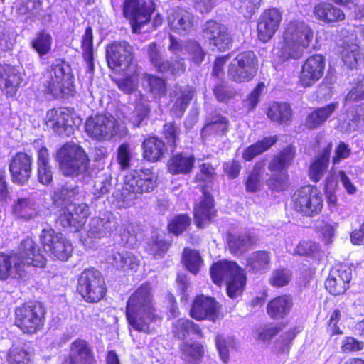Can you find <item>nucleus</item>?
Here are the masks:
<instances>
[{
    "mask_svg": "<svg viewBox=\"0 0 364 364\" xmlns=\"http://www.w3.org/2000/svg\"><path fill=\"white\" fill-rule=\"evenodd\" d=\"M85 132L92 140L109 141L119 134V124L113 117L97 113L87 118Z\"/></svg>",
    "mask_w": 364,
    "mask_h": 364,
    "instance_id": "2eb2a0df",
    "label": "nucleus"
},
{
    "mask_svg": "<svg viewBox=\"0 0 364 364\" xmlns=\"http://www.w3.org/2000/svg\"><path fill=\"white\" fill-rule=\"evenodd\" d=\"M127 323L135 331L150 333V323L161 321L153 304L151 288L149 282L141 284L129 297L126 304Z\"/></svg>",
    "mask_w": 364,
    "mask_h": 364,
    "instance_id": "f03ea898",
    "label": "nucleus"
},
{
    "mask_svg": "<svg viewBox=\"0 0 364 364\" xmlns=\"http://www.w3.org/2000/svg\"><path fill=\"white\" fill-rule=\"evenodd\" d=\"M181 131L179 124L172 121L163 124L161 135L167 148L173 152L181 141Z\"/></svg>",
    "mask_w": 364,
    "mask_h": 364,
    "instance_id": "a18cd8bd",
    "label": "nucleus"
},
{
    "mask_svg": "<svg viewBox=\"0 0 364 364\" xmlns=\"http://www.w3.org/2000/svg\"><path fill=\"white\" fill-rule=\"evenodd\" d=\"M168 20L171 30L178 34L186 35L193 30L194 16L186 9H174L168 16Z\"/></svg>",
    "mask_w": 364,
    "mask_h": 364,
    "instance_id": "473e14b6",
    "label": "nucleus"
},
{
    "mask_svg": "<svg viewBox=\"0 0 364 364\" xmlns=\"http://www.w3.org/2000/svg\"><path fill=\"white\" fill-rule=\"evenodd\" d=\"M156 10V4L152 0H124L122 12L129 20L134 33H140L141 28L149 23Z\"/></svg>",
    "mask_w": 364,
    "mask_h": 364,
    "instance_id": "ddd939ff",
    "label": "nucleus"
},
{
    "mask_svg": "<svg viewBox=\"0 0 364 364\" xmlns=\"http://www.w3.org/2000/svg\"><path fill=\"white\" fill-rule=\"evenodd\" d=\"M245 270L240 267L236 272L226 282V293L230 299L242 296L247 284Z\"/></svg>",
    "mask_w": 364,
    "mask_h": 364,
    "instance_id": "79ce46f5",
    "label": "nucleus"
},
{
    "mask_svg": "<svg viewBox=\"0 0 364 364\" xmlns=\"http://www.w3.org/2000/svg\"><path fill=\"white\" fill-rule=\"evenodd\" d=\"M294 305V298L291 294H280L269 299L266 306V311L270 318L282 320L290 314Z\"/></svg>",
    "mask_w": 364,
    "mask_h": 364,
    "instance_id": "c756f323",
    "label": "nucleus"
},
{
    "mask_svg": "<svg viewBox=\"0 0 364 364\" xmlns=\"http://www.w3.org/2000/svg\"><path fill=\"white\" fill-rule=\"evenodd\" d=\"M93 30L91 26L86 27L84 34L81 38V49L82 57L87 63L90 70L94 68V46H93Z\"/></svg>",
    "mask_w": 364,
    "mask_h": 364,
    "instance_id": "de8ad7c7",
    "label": "nucleus"
},
{
    "mask_svg": "<svg viewBox=\"0 0 364 364\" xmlns=\"http://www.w3.org/2000/svg\"><path fill=\"white\" fill-rule=\"evenodd\" d=\"M282 21V14L277 8L265 9L258 18L257 36L262 43L269 41L279 29Z\"/></svg>",
    "mask_w": 364,
    "mask_h": 364,
    "instance_id": "4be33fe9",
    "label": "nucleus"
},
{
    "mask_svg": "<svg viewBox=\"0 0 364 364\" xmlns=\"http://www.w3.org/2000/svg\"><path fill=\"white\" fill-rule=\"evenodd\" d=\"M23 81L21 72L16 66L0 63V90L6 97H14Z\"/></svg>",
    "mask_w": 364,
    "mask_h": 364,
    "instance_id": "393cba45",
    "label": "nucleus"
},
{
    "mask_svg": "<svg viewBox=\"0 0 364 364\" xmlns=\"http://www.w3.org/2000/svg\"><path fill=\"white\" fill-rule=\"evenodd\" d=\"M142 158L150 163L161 161L168 154V149L161 137L151 134L141 144Z\"/></svg>",
    "mask_w": 364,
    "mask_h": 364,
    "instance_id": "c85d7f7f",
    "label": "nucleus"
},
{
    "mask_svg": "<svg viewBox=\"0 0 364 364\" xmlns=\"http://www.w3.org/2000/svg\"><path fill=\"white\" fill-rule=\"evenodd\" d=\"M259 60L253 50L239 53L228 66L227 74L229 80L241 84L252 81L257 75Z\"/></svg>",
    "mask_w": 364,
    "mask_h": 364,
    "instance_id": "9d476101",
    "label": "nucleus"
},
{
    "mask_svg": "<svg viewBox=\"0 0 364 364\" xmlns=\"http://www.w3.org/2000/svg\"><path fill=\"white\" fill-rule=\"evenodd\" d=\"M326 59L321 54H313L303 63L298 74L297 85L303 89L314 86L324 75Z\"/></svg>",
    "mask_w": 364,
    "mask_h": 364,
    "instance_id": "dca6fc26",
    "label": "nucleus"
},
{
    "mask_svg": "<svg viewBox=\"0 0 364 364\" xmlns=\"http://www.w3.org/2000/svg\"><path fill=\"white\" fill-rule=\"evenodd\" d=\"M179 350L181 359L187 364H198L204 355V347L198 342H184Z\"/></svg>",
    "mask_w": 364,
    "mask_h": 364,
    "instance_id": "c03bdc74",
    "label": "nucleus"
},
{
    "mask_svg": "<svg viewBox=\"0 0 364 364\" xmlns=\"http://www.w3.org/2000/svg\"><path fill=\"white\" fill-rule=\"evenodd\" d=\"M193 97V90H188L182 91L181 95L176 100L172 107V111L174 114L179 117L182 116L191 103Z\"/></svg>",
    "mask_w": 364,
    "mask_h": 364,
    "instance_id": "0e129e2a",
    "label": "nucleus"
},
{
    "mask_svg": "<svg viewBox=\"0 0 364 364\" xmlns=\"http://www.w3.org/2000/svg\"><path fill=\"white\" fill-rule=\"evenodd\" d=\"M351 276L352 272L349 266L337 264L330 271L325 281V287L332 295L343 294L350 287Z\"/></svg>",
    "mask_w": 364,
    "mask_h": 364,
    "instance_id": "b1692460",
    "label": "nucleus"
},
{
    "mask_svg": "<svg viewBox=\"0 0 364 364\" xmlns=\"http://www.w3.org/2000/svg\"><path fill=\"white\" fill-rule=\"evenodd\" d=\"M60 364H97L92 346L82 338H77L69 346V353Z\"/></svg>",
    "mask_w": 364,
    "mask_h": 364,
    "instance_id": "5701e85b",
    "label": "nucleus"
},
{
    "mask_svg": "<svg viewBox=\"0 0 364 364\" xmlns=\"http://www.w3.org/2000/svg\"><path fill=\"white\" fill-rule=\"evenodd\" d=\"M52 42L53 38L50 33L43 29L36 33L31 42V46L40 57H43L50 52Z\"/></svg>",
    "mask_w": 364,
    "mask_h": 364,
    "instance_id": "49530a36",
    "label": "nucleus"
},
{
    "mask_svg": "<svg viewBox=\"0 0 364 364\" xmlns=\"http://www.w3.org/2000/svg\"><path fill=\"white\" fill-rule=\"evenodd\" d=\"M34 211L33 203L28 198H18L14 205V212L21 218L31 219Z\"/></svg>",
    "mask_w": 364,
    "mask_h": 364,
    "instance_id": "e2e57ef3",
    "label": "nucleus"
},
{
    "mask_svg": "<svg viewBox=\"0 0 364 364\" xmlns=\"http://www.w3.org/2000/svg\"><path fill=\"white\" fill-rule=\"evenodd\" d=\"M46 321V309L40 301H25L14 309V325L24 335L33 336L42 331Z\"/></svg>",
    "mask_w": 364,
    "mask_h": 364,
    "instance_id": "39448f33",
    "label": "nucleus"
},
{
    "mask_svg": "<svg viewBox=\"0 0 364 364\" xmlns=\"http://www.w3.org/2000/svg\"><path fill=\"white\" fill-rule=\"evenodd\" d=\"M292 210L304 218L319 215L323 209V198L314 185H304L296 188L291 196Z\"/></svg>",
    "mask_w": 364,
    "mask_h": 364,
    "instance_id": "0eeeda50",
    "label": "nucleus"
},
{
    "mask_svg": "<svg viewBox=\"0 0 364 364\" xmlns=\"http://www.w3.org/2000/svg\"><path fill=\"white\" fill-rule=\"evenodd\" d=\"M240 267L236 262L226 259L214 262L210 267V275L213 282L221 287L228 281Z\"/></svg>",
    "mask_w": 364,
    "mask_h": 364,
    "instance_id": "f704fd0d",
    "label": "nucleus"
},
{
    "mask_svg": "<svg viewBox=\"0 0 364 364\" xmlns=\"http://www.w3.org/2000/svg\"><path fill=\"white\" fill-rule=\"evenodd\" d=\"M221 305L214 297L200 294L193 299L189 311L190 316L198 321L215 322L218 318Z\"/></svg>",
    "mask_w": 364,
    "mask_h": 364,
    "instance_id": "aec40b11",
    "label": "nucleus"
},
{
    "mask_svg": "<svg viewBox=\"0 0 364 364\" xmlns=\"http://www.w3.org/2000/svg\"><path fill=\"white\" fill-rule=\"evenodd\" d=\"M73 112L67 107H54L48 110L46 124L55 133L61 135L72 128Z\"/></svg>",
    "mask_w": 364,
    "mask_h": 364,
    "instance_id": "cd10ccee",
    "label": "nucleus"
},
{
    "mask_svg": "<svg viewBox=\"0 0 364 364\" xmlns=\"http://www.w3.org/2000/svg\"><path fill=\"white\" fill-rule=\"evenodd\" d=\"M320 251L319 243L311 240L301 241L295 248L297 255L304 257H314Z\"/></svg>",
    "mask_w": 364,
    "mask_h": 364,
    "instance_id": "69168bd1",
    "label": "nucleus"
},
{
    "mask_svg": "<svg viewBox=\"0 0 364 364\" xmlns=\"http://www.w3.org/2000/svg\"><path fill=\"white\" fill-rule=\"evenodd\" d=\"M147 53L150 63L159 73H170L171 75L176 76L186 70L185 64L181 61L171 62L164 60L156 42H152L148 46Z\"/></svg>",
    "mask_w": 364,
    "mask_h": 364,
    "instance_id": "a878e982",
    "label": "nucleus"
},
{
    "mask_svg": "<svg viewBox=\"0 0 364 364\" xmlns=\"http://www.w3.org/2000/svg\"><path fill=\"white\" fill-rule=\"evenodd\" d=\"M286 323H270L266 324L257 332V339L265 342L270 341L285 327Z\"/></svg>",
    "mask_w": 364,
    "mask_h": 364,
    "instance_id": "680f3d73",
    "label": "nucleus"
},
{
    "mask_svg": "<svg viewBox=\"0 0 364 364\" xmlns=\"http://www.w3.org/2000/svg\"><path fill=\"white\" fill-rule=\"evenodd\" d=\"M267 117L279 125H289L294 117V112L289 103L273 102L267 109Z\"/></svg>",
    "mask_w": 364,
    "mask_h": 364,
    "instance_id": "e433bc0d",
    "label": "nucleus"
},
{
    "mask_svg": "<svg viewBox=\"0 0 364 364\" xmlns=\"http://www.w3.org/2000/svg\"><path fill=\"white\" fill-rule=\"evenodd\" d=\"M18 11L21 15L27 16L28 18H33L40 15L42 11V1L41 0H22L18 7Z\"/></svg>",
    "mask_w": 364,
    "mask_h": 364,
    "instance_id": "bf43d9fd",
    "label": "nucleus"
},
{
    "mask_svg": "<svg viewBox=\"0 0 364 364\" xmlns=\"http://www.w3.org/2000/svg\"><path fill=\"white\" fill-rule=\"evenodd\" d=\"M313 38L314 31L308 25L299 21H289L279 43L280 57L284 60L300 59Z\"/></svg>",
    "mask_w": 364,
    "mask_h": 364,
    "instance_id": "7ed1b4c3",
    "label": "nucleus"
},
{
    "mask_svg": "<svg viewBox=\"0 0 364 364\" xmlns=\"http://www.w3.org/2000/svg\"><path fill=\"white\" fill-rule=\"evenodd\" d=\"M55 215V228L61 231L76 233L83 228L89 216V208L85 204H77L72 212L67 206H63Z\"/></svg>",
    "mask_w": 364,
    "mask_h": 364,
    "instance_id": "4468645a",
    "label": "nucleus"
},
{
    "mask_svg": "<svg viewBox=\"0 0 364 364\" xmlns=\"http://www.w3.org/2000/svg\"><path fill=\"white\" fill-rule=\"evenodd\" d=\"M313 14L317 20L331 26L346 19V14L341 9L327 1L316 4L314 7Z\"/></svg>",
    "mask_w": 364,
    "mask_h": 364,
    "instance_id": "2f4dec72",
    "label": "nucleus"
},
{
    "mask_svg": "<svg viewBox=\"0 0 364 364\" xmlns=\"http://www.w3.org/2000/svg\"><path fill=\"white\" fill-rule=\"evenodd\" d=\"M105 50L106 61L112 70L128 68L134 58L132 46L124 41L111 42L107 45Z\"/></svg>",
    "mask_w": 364,
    "mask_h": 364,
    "instance_id": "6ab92c4d",
    "label": "nucleus"
},
{
    "mask_svg": "<svg viewBox=\"0 0 364 364\" xmlns=\"http://www.w3.org/2000/svg\"><path fill=\"white\" fill-rule=\"evenodd\" d=\"M264 167V159H260L255 163L252 170L244 180L245 190L247 193H255L260 190Z\"/></svg>",
    "mask_w": 364,
    "mask_h": 364,
    "instance_id": "a19ab883",
    "label": "nucleus"
},
{
    "mask_svg": "<svg viewBox=\"0 0 364 364\" xmlns=\"http://www.w3.org/2000/svg\"><path fill=\"white\" fill-rule=\"evenodd\" d=\"M213 93L218 102L223 103L229 102L237 95V92L224 80L214 85Z\"/></svg>",
    "mask_w": 364,
    "mask_h": 364,
    "instance_id": "4d7b16f0",
    "label": "nucleus"
},
{
    "mask_svg": "<svg viewBox=\"0 0 364 364\" xmlns=\"http://www.w3.org/2000/svg\"><path fill=\"white\" fill-rule=\"evenodd\" d=\"M40 241L44 252L52 260L66 262L73 255L72 242L61 232L53 228L43 229Z\"/></svg>",
    "mask_w": 364,
    "mask_h": 364,
    "instance_id": "9b49d317",
    "label": "nucleus"
},
{
    "mask_svg": "<svg viewBox=\"0 0 364 364\" xmlns=\"http://www.w3.org/2000/svg\"><path fill=\"white\" fill-rule=\"evenodd\" d=\"M203 259L199 251L185 247L182 252V262L190 272L197 274L201 265Z\"/></svg>",
    "mask_w": 364,
    "mask_h": 364,
    "instance_id": "3c124183",
    "label": "nucleus"
},
{
    "mask_svg": "<svg viewBox=\"0 0 364 364\" xmlns=\"http://www.w3.org/2000/svg\"><path fill=\"white\" fill-rule=\"evenodd\" d=\"M341 312L339 309H335L326 315V330L330 336L341 335L343 331L340 328Z\"/></svg>",
    "mask_w": 364,
    "mask_h": 364,
    "instance_id": "13d9d810",
    "label": "nucleus"
},
{
    "mask_svg": "<svg viewBox=\"0 0 364 364\" xmlns=\"http://www.w3.org/2000/svg\"><path fill=\"white\" fill-rule=\"evenodd\" d=\"M47 92L55 97L73 96L75 93L74 77L66 73L62 63L52 64L43 74Z\"/></svg>",
    "mask_w": 364,
    "mask_h": 364,
    "instance_id": "1a4fd4ad",
    "label": "nucleus"
},
{
    "mask_svg": "<svg viewBox=\"0 0 364 364\" xmlns=\"http://www.w3.org/2000/svg\"><path fill=\"white\" fill-rule=\"evenodd\" d=\"M47 259L33 240H23L18 252H0V280L20 279L26 274V269L33 266L46 267Z\"/></svg>",
    "mask_w": 364,
    "mask_h": 364,
    "instance_id": "f257e3e1",
    "label": "nucleus"
},
{
    "mask_svg": "<svg viewBox=\"0 0 364 364\" xmlns=\"http://www.w3.org/2000/svg\"><path fill=\"white\" fill-rule=\"evenodd\" d=\"M172 333L178 340H184L189 333L194 334L200 338L203 337V333L200 326L192 320L181 318L172 324Z\"/></svg>",
    "mask_w": 364,
    "mask_h": 364,
    "instance_id": "ea45409f",
    "label": "nucleus"
},
{
    "mask_svg": "<svg viewBox=\"0 0 364 364\" xmlns=\"http://www.w3.org/2000/svg\"><path fill=\"white\" fill-rule=\"evenodd\" d=\"M337 107V103H329L323 107L313 108L309 112L301 126L304 130L314 131L321 127L333 114Z\"/></svg>",
    "mask_w": 364,
    "mask_h": 364,
    "instance_id": "7c9ffc66",
    "label": "nucleus"
},
{
    "mask_svg": "<svg viewBox=\"0 0 364 364\" xmlns=\"http://www.w3.org/2000/svg\"><path fill=\"white\" fill-rule=\"evenodd\" d=\"M78 194L77 188L61 186L54 191L51 195V200L55 207H59L65 203H71Z\"/></svg>",
    "mask_w": 364,
    "mask_h": 364,
    "instance_id": "5fc2aeb1",
    "label": "nucleus"
},
{
    "mask_svg": "<svg viewBox=\"0 0 364 364\" xmlns=\"http://www.w3.org/2000/svg\"><path fill=\"white\" fill-rule=\"evenodd\" d=\"M202 196L199 201L193 205V215L194 223L198 228H204L211 223L218 215L213 195L208 190L206 185L200 187Z\"/></svg>",
    "mask_w": 364,
    "mask_h": 364,
    "instance_id": "f3484780",
    "label": "nucleus"
},
{
    "mask_svg": "<svg viewBox=\"0 0 364 364\" xmlns=\"http://www.w3.org/2000/svg\"><path fill=\"white\" fill-rule=\"evenodd\" d=\"M144 78L147 82L149 92L157 99H161L167 95L168 84L166 80L158 75L145 73Z\"/></svg>",
    "mask_w": 364,
    "mask_h": 364,
    "instance_id": "8fccbe9b",
    "label": "nucleus"
},
{
    "mask_svg": "<svg viewBox=\"0 0 364 364\" xmlns=\"http://www.w3.org/2000/svg\"><path fill=\"white\" fill-rule=\"evenodd\" d=\"M56 160L66 176H76L85 171L90 162L85 150L73 141L63 144L58 150Z\"/></svg>",
    "mask_w": 364,
    "mask_h": 364,
    "instance_id": "6e6552de",
    "label": "nucleus"
},
{
    "mask_svg": "<svg viewBox=\"0 0 364 364\" xmlns=\"http://www.w3.org/2000/svg\"><path fill=\"white\" fill-rule=\"evenodd\" d=\"M117 160L121 170H127L131 166L132 154L129 144H121L117 150Z\"/></svg>",
    "mask_w": 364,
    "mask_h": 364,
    "instance_id": "338daca9",
    "label": "nucleus"
},
{
    "mask_svg": "<svg viewBox=\"0 0 364 364\" xmlns=\"http://www.w3.org/2000/svg\"><path fill=\"white\" fill-rule=\"evenodd\" d=\"M158 185V176L151 168L133 169L124 178L122 195L143 194L152 192Z\"/></svg>",
    "mask_w": 364,
    "mask_h": 364,
    "instance_id": "f8f14e48",
    "label": "nucleus"
},
{
    "mask_svg": "<svg viewBox=\"0 0 364 364\" xmlns=\"http://www.w3.org/2000/svg\"><path fill=\"white\" fill-rule=\"evenodd\" d=\"M196 158L193 154L178 152L168 159L166 168L171 175H188L195 166Z\"/></svg>",
    "mask_w": 364,
    "mask_h": 364,
    "instance_id": "72a5a7b5",
    "label": "nucleus"
},
{
    "mask_svg": "<svg viewBox=\"0 0 364 364\" xmlns=\"http://www.w3.org/2000/svg\"><path fill=\"white\" fill-rule=\"evenodd\" d=\"M216 167L217 166H214L211 162L203 161L198 165L194 181L203 183H213L217 176Z\"/></svg>",
    "mask_w": 364,
    "mask_h": 364,
    "instance_id": "864d4df0",
    "label": "nucleus"
},
{
    "mask_svg": "<svg viewBox=\"0 0 364 364\" xmlns=\"http://www.w3.org/2000/svg\"><path fill=\"white\" fill-rule=\"evenodd\" d=\"M110 221L105 218H93L89 224L87 236L90 238L100 239L111 234Z\"/></svg>",
    "mask_w": 364,
    "mask_h": 364,
    "instance_id": "09e8293b",
    "label": "nucleus"
},
{
    "mask_svg": "<svg viewBox=\"0 0 364 364\" xmlns=\"http://www.w3.org/2000/svg\"><path fill=\"white\" fill-rule=\"evenodd\" d=\"M296 156V148L292 143L272 155L267 165L271 176L266 181L267 186L272 192H283L289 188L291 182L288 171L294 164Z\"/></svg>",
    "mask_w": 364,
    "mask_h": 364,
    "instance_id": "20e7f679",
    "label": "nucleus"
},
{
    "mask_svg": "<svg viewBox=\"0 0 364 364\" xmlns=\"http://www.w3.org/2000/svg\"><path fill=\"white\" fill-rule=\"evenodd\" d=\"M202 35L209 45L219 52L230 50L232 46L233 39L228 27L215 20L210 19L205 23Z\"/></svg>",
    "mask_w": 364,
    "mask_h": 364,
    "instance_id": "a211bd4d",
    "label": "nucleus"
},
{
    "mask_svg": "<svg viewBox=\"0 0 364 364\" xmlns=\"http://www.w3.org/2000/svg\"><path fill=\"white\" fill-rule=\"evenodd\" d=\"M229 121L220 114L213 115L203 126L201 134L203 136L224 135L228 131Z\"/></svg>",
    "mask_w": 364,
    "mask_h": 364,
    "instance_id": "37998d69",
    "label": "nucleus"
},
{
    "mask_svg": "<svg viewBox=\"0 0 364 364\" xmlns=\"http://www.w3.org/2000/svg\"><path fill=\"white\" fill-rule=\"evenodd\" d=\"M75 291L82 301L94 304L106 298L108 289L102 273L94 267H90L77 275Z\"/></svg>",
    "mask_w": 364,
    "mask_h": 364,
    "instance_id": "423d86ee",
    "label": "nucleus"
},
{
    "mask_svg": "<svg viewBox=\"0 0 364 364\" xmlns=\"http://www.w3.org/2000/svg\"><path fill=\"white\" fill-rule=\"evenodd\" d=\"M291 279L292 272L290 269L279 267L272 271L269 283L272 287L279 289L289 285Z\"/></svg>",
    "mask_w": 364,
    "mask_h": 364,
    "instance_id": "6e6d98bb",
    "label": "nucleus"
},
{
    "mask_svg": "<svg viewBox=\"0 0 364 364\" xmlns=\"http://www.w3.org/2000/svg\"><path fill=\"white\" fill-rule=\"evenodd\" d=\"M272 255L267 250H255L246 259V269L254 274H263L271 267Z\"/></svg>",
    "mask_w": 364,
    "mask_h": 364,
    "instance_id": "c9c22d12",
    "label": "nucleus"
},
{
    "mask_svg": "<svg viewBox=\"0 0 364 364\" xmlns=\"http://www.w3.org/2000/svg\"><path fill=\"white\" fill-rule=\"evenodd\" d=\"M343 63L349 68H357L364 60V54L360 46L355 42H343L340 52Z\"/></svg>",
    "mask_w": 364,
    "mask_h": 364,
    "instance_id": "4c0bfd02",
    "label": "nucleus"
},
{
    "mask_svg": "<svg viewBox=\"0 0 364 364\" xmlns=\"http://www.w3.org/2000/svg\"><path fill=\"white\" fill-rule=\"evenodd\" d=\"M277 135L264 136L262 139L247 146L242 152V159L245 161H252L257 156L269 151L278 141Z\"/></svg>",
    "mask_w": 364,
    "mask_h": 364,
    "instance_id": "58836bf2",
    "label": "nucleus"
},
{
    "mask_svg": "<svg viewBox=\"0 0 364 364\" xmlns=\"http://www.w3.org/2000/svg\"><path fill=\"white\" fill-rule=\"evenodd\" d=\"M258 244V237L249 232H228L226 234L227 247L230 252L235 256H242Z\"/></svg>",
    "mask_w": 364,
    "mask_h": 364,
    "instance_id": "bb28decb",
    "label": "nucleus"
},
{
    "mask_svg": "<svg viewBox=\"0 0 364 364\" xmlns=\"http://www.w3.org/2000/svg\"><path fill=\"white\" fill-rule=\"evenodd\" d=\"M8 364H29L31 358L28 352L21 346H12L6 356Z\"/></svg>",
    "mask_w": 364,
    "mask_h": 364,
    "instance_id": "052dcab7",
    "label": "nucleus"
},
{
    "mask_svg": "<svg viewBox=\"0 0 364 364\" xmlns=\"http://www.w3.org/2000/svg\"><path fill=\"white\" fill-rule=\"evenodd\" d=\"M191 224V218L188 214H177L168 222L167 230L168 232L178 236L187 230Z\"/></svg>",
    "mask_w": 364,
    "mask_h": 364,
    "instance_id": "603ef678",
    "label": "nucleus"
},
{
    "mask_svg": "<svg viewBox=\"0 0 364 364\" xmlns=\"http://www.w3.org/2000/svg\"><path fill=\"white\" fill-rule=\"evenodd\" d=\"M328 164L316 158L309 167V176L310 179L314 183L318 182L326 172Z\"/></svg>",
    "mask_w": 364,
    "mask_h": 364,
    "instance_id": "774afa93",
    "label": "nucleus"
},
{
    "mask_svg": "<svg viewBox=\"0 0 364 364\" xmlns=\"http://www.w3.org/2000/svg\"><path fill=\"white\" fill-rule=\"evenodd\" d=\"M33 158L25 151L16 152L10 159L9 170L11 179L15 184L28 183L32 175Z\"/></svg>",
    "mask_w": 364,
    "mask_h": 364,
    "instance_id": "412c9836",
    "label": "nucleus"
}]
</instances>
